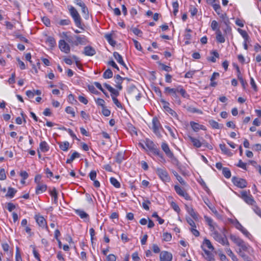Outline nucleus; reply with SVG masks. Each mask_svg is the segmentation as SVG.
<instances>
[{
    "instance_id": "obj_20",
    "label": "nucleus",
    "mask_w": 261,
    "mask_h": 261,
    "mask_svg": "<svg viewBox=\"0 0 261 261\" xmlns=\"http://www.w3.org/2000/svg\"><path fill=\"white\" fill-rule=\"evenodd\" d=\"M76 41L74 43L75 45L79 44L85 45L87 43V40L85 36H75Z\"/></svg>"
},
{
    "instance_id": "obj_7",
    "label": "nucleus",
    "mask_w": 261,
    "mask_h": 261,
    "mask_svg": "<svg viewBox=\"0 0 261 261\" xmlns=\"http://www.w3.org/2000/svg\"><path fill=\"white\" fill-rule=\"evenodd\" d=\"M156 173L163 181L169 182L170 181V177L165 169L157 168Z\"/></svg>"
},
{
    "instance_id": "obj_54",
    "label": "nucleus",
    "mask_w": 261,
    "mask_h": 261,
    "mask_svg": "<svg viewBox=\"0 0 261 261\" xmlns=\"http://www.w3.org/2000/svg\"><path fill=\"white\" fill-rule=\"evenodd\" d=\"M71 21L68 19H61L59 21V24L60 25H67L70 23Z\"/></svg>"
},
{
    "instance_id": "obj_23",
    "label": "nucleus",
    "mask_w": 261,
    "mask_h": 261,
    "mask_svg": "<svg viewBox=\"0 0 261 261\" xmlns=\"http://www.w3.org/2000/svg\"><path fill=\"white\" fill-rule=\"evenodd\" d=\"M216 40L218 42L220 43H223L225 42V38L224 36L222 35V33L220 30H217V32H216Z\"/></svg>"
},
{
    "instance_id": "obj_50",
    "label": "nucleus",
    "mask_w": 261,
    "mask_h": 261,
    "mask_svg": "<svg viewBox=\"0 0 261 261\" xmlns=\"http://www.w3.org/2000/svg\"><path fill=\"white\" fill-rule=\"evenodd\" d=\"M209 123L211 125V126L215 129H219L220 128L219 127V124L216 122V121L214 120H211L209 121Z\"/></svg>"
},
{
    "instance_id": "obj_11",
    "label": "nucleus",
    "mask_w": 261,
    "mask_h": 261,
    "mask_svg": "<svg viewBox=\"0 0 261 261\" xmlns=\"http://www.w3.org/2000/svg\"><path fill=\"white\" fill-rule=\"evenodd\" d=\"M152 129L154 133L158 137H161V135L159 131V128L161 126L160 121L156 117H153L152 120Z\"/></svg>"
},
{
    "instance_id": "obj_45",
    "label": "nucleus",
    "mask_w": 261,
    "mask_h": 261,
    "mask_svg": "<svg viewBox=\"0 0 261 261\" xmlns=\"http://www.w3.org/2000/svg\"><path fill=\"white\" fill-rule=\"evenodd\" d=\"M105 38L111 45L114 46L116 44V42L112 39L111 34L106 35Z\"/></svg>"
},
{
    "instance_id": "obj_41",
    "label": "nucleus",
    "mask_w": 261,
    "mask_h": 261,
    "mask_svg": "<svg viewBox=\"0 0 261 261\" xmlns=\"http://www.w3.org/2000/svg\"><path fill=\"white\" fill-rule=\"evenodd\" d=\"M222 173L225 177L229 178L231 177V172L229 168L224 167L222 169Z\"/></svg>"
},
{
    "instance_id": "obj_64",
    "label": "nucleus",
    "mask_w": 261,
    "mask_h": 261,
    "mask_svg": "<svg viewBox=\"0 0 261 261\" xmlns=\"http://www.w3.org/2000/svg\"><path fill=\"white\" fill-rule=\"evenodd\" d=\"M107 261H116V257L113 254L108 255L107 257Z\"/></svg>"
},
{
    "instance_id": "obj_34",
    "label": "nucleus",
    "mask_w": 261,
    "mask_h": 261,
    "mask_svg": "<svg viewBox=\"0 0 261 261\" xmlns=\"http://www.w3.org/2000/svg\"><path fill=\"white\" fill-rule=\"evenodd\" d=\"M220 16V17L222 19V22L224 23V24L225 25H228L230 24L229 18L227 17L226 13L224 14H221L220 15H219Z\"/></svg>"
},
{
    "instance_id": "obj_22",
    "label": "nucleus",
    "mask_w": 261,
    "mask_h": 261,
    "mask_svg": "<svg viewBox=\"0 0 261 261\" xmlns=\"http://www.w3.org/2000/svg\"><path fill=\"white\" fill-rule=\"evenodd\" d=\"M190 125L194 131L198 132L199 129L205 130V127L203 125H200L199 124L195 122L192 121L190 122Z\"/></svg>"
},
{
    "instance_id": "obj_6",
    "label": "nucleus",
    "mask_w": 261,
    "mask_h": 261,
    "mask_svg": "<svg viewBox=\"0 0 261 261\" xmlns=\"http://www.w3.org/2000/svg\"><path fill=\"white\" fill-rule=\"evenodd\" d=\"M165 91L172 95V99L176 104L178 105L181 104L180 98L177 94L178 92L177 87L176 88H171L167 87L165 88Z\"/></svg>"
},
{
    "instance_id": "obj_49",
    "label": "nucleus",
    "mask_w": 261,
    "mask_h": 261,
    "mask_svg": "<svg viewBox=\"0 0 261 261\" xmlns=\"http://www.w3.org/2000/svg\"><path fill=\"white\" fill-rule=\"evenodd\" d=\"M238 253L239 254V255L243 258L244 261H251L250 259V258L248 257V256L246 255L241 250H239V251L238 252Z\"/></svg>"
},
{
    "instance_id": "obj_1",
    "label": "nucleus",
    "mask_w": 261,
    "mask_h": 261,
    "mask_svg": "<svg viewBox=\"0 0 261 261\" xmlns=\"http://www.w3.org/2000/svg\"><path fill=\"white\" fill-rule=\"evenodd\" d=\"M144 143L148 150L153 152L155 155L159 156L161 159L165 160L163 157V155L160 152V150L157 148L156 145L154 144L153 141L149 139H146Z\"/></svg>"
},
{
    "instance_id": "obj_51",
    "label": "nucleus",
    "mask_w": 261,
    "mask_h": 261,
    "mask_svg": "<svg viewBox=\"0 0 261 261\" xmlns=\"http://www.w3.org/2000/svg\"><path fill=\"white\" fill-rule=\"evenodd\" d=\"M164 108L165 110L168 112L170 114H171L173 117H176L177 116L176 113L169 108L168 106H164Z\"/></svg>"
},
{
    "instance_id": "obj_25",
    "label": "nucleus",
    "mask_w": 261,
    "mask_h": 261,
    "mask_svg": "<svg viewBox=\"0 0 261 261\" xmlns=\"http://www.w3.org/2000/svg\"><path fill=\"white\" fill-rule=\"evenodd\" d=\"M188 138L193 143V145L194 147L196 148H200L202 146V143L198 139L192 137L190 136H188Z\"/></svg>"
},
{
    "instance_id": "obj_57",
    "label": "nucleus",
    "mask_w": 261,
    "mask_h": 261,
    "mask_svg": "<svg viewBox=\"0 0 261 261\" xmlns=\"http://www.w3.org/2000/svg\"><path fill=\"white\" fill-rule=\"evenodd\" d=\"M95 102L97 105L101 106L102 107V108L103 107H105V101L103 99H102L101 98H97L96 99H95Z\"/></svg>"
},
{
    "instance_id": "obj_33",
    "label": "nucleus",
    "mask_w": 261,
    "mask_h": 261,
    "mask_svg": "<svg viewBox=\"0 0 261 261\" xmlns=\"http://www.w3.org/2000/svg\"><path fill=\"white\" fill-rule=\"evenodd\" d=\"M220 16V17L222 19V22L224 23V24L225 25H228L230 24L229 18L227 17L226 13L224 14H221L220 15H219Z\"/></svg>"
},
{
    "instance_id": "obj_28",
    "label": "nucleus",
    "mask_w": 261,
    "mask_h": 261,
    "mask_svg": "<svg viewBox=\"0 0 261 261\" xmlns=\"http://www.w3.org/2000/svg\"><path fill=\"white\" fill-rule=\"evenodd\" d=\"M39 148L42 152H45L48 151L49 147L45 141H42L40 143Z\"/></svg>"
},
{
    "instance_id": "obj_52",
    "label": "nucleus",
    "mask_w": 261,
    "mask_h": 261,
    "mask_svg": "<svg viewBox=\"0 0 261 261\" xmlns=\"http://www.w3.org/2000/svg\"><path fill=\"white\" fill-rule=\"evenodd\" d=\"M187 110L190 112H191V113H198V114H202V112L201 110H199V109H197L196 108H194V107H189L187 108Z\"/></svg>"
},
{
    "instance_id": "obj_35",
    "label": "nucleus",
    "mask_w": 261,
    "mask_h": 261,
    "mask_svg": "<svg viewBox=\"0 0 261 261\" xmlns=\"http://www.w3.org/2000/svg\"><path fill=\"white\" fill-rule=\"evenodd\" d=\"M220 16V17L222 19V22L224 23V24L225 25H228L230 24L229 18L227 17L226 13L224 14H221L220 15H219Z\"/></svg>"
},
{
    "instance_id": "obj_29",
    "label": "nucleus",
    "mask_w": 261,
    "mask_h": 261,
    "mask_svg": "<svg viewBox=\"0 0 261 261\" xmlns=\"http://www.w3.org/2000/svg\"><path fill=\"white\" fill-rule=\"evenodd\" d=\"M80 157V154L76 151H74L70 158L67 160L66 163L70 164L75 159L79 158Z\"/></svg>"
},
{
    "instance_id": "obj_2",
    "label": "nucleus",
    "mask_w": 261,
    "mask_h": 261,
    "mask_svg": "<svg viewBox=\"0 0 261 261\" xmlns=\"http://www.w3.org/2000/svg\"><path fill=\"white\" fill-rule=\"evenodd\" d=\"M211 231L212 232V236L217 242L222 245L229 246V242L224 234H220L218 231L216 230V229Z\"/></svg>"
},
{
    "instance_id": "obj_26",
    "label": "nucleus",
    "mask_w": 261,
    "mask_h": 261,
    "mask_svg": "<svg viewBox=\"0 0 261 261\" xmlns=\"http://www.w3.org/2000/svg\"><path fill=\"white\" fill-rule=\"evenodd\" d=\"M186 209L188 213L191 215L192 217H193L194 219L197 218V214L195 212L193 207L191 206H188V205H185Z\"/></svg>"
},
{
    "instance_id": "obj_15",
    "label": "nucleus",
    "mask_w": 261,
    "mask_h": 261,
    "mask_svg": "<svg viewBox=\"0 0 261 261\" xmlns=\"http://www.w3.org/2000/svg\"><path fill=\"white\" fill-rule=\"evenodd\" d=\"M204 219L206 224L208 225L209 229H210L211 231H213L214 229H216V227L217 226V225L216 224V223L214 222L213 220L211 218L207 216H204Z\"/></svg>"
},
{
    "instance_id": "obj_18",
    "label": "nucleus",
    "mask_w": 261,
    "mask_h": 261,
    "mask_svg": "<svg viewBox=\"0 0 261 261\" xmlns=\"http://www.w3.org/2000/svg\"><path fill=\"white\" fill-rule=\"evenodd\" d=\"M236 227L238 230H240L248 238L250 239L252 237L251 234L247 231V230L244 228L239 222H237Z\"/></svg>"
},
{
    "instance_id": "obj_43",
    "label": "nucleus",
    "mask_w": 261,
    "mask_h": 261,
    "mask_svg": "<svg viewBox=\"0 0 261 261\" xmlns=\"http://www.w3.org/2000/svg\"><path fill=\"white\" fill-rule=\"evenodd\" d=\"M110 180L111 184L112 185H113L115 188H119L120 187V182L115 178L111 177Z\"/></svg>"
},
{
    "instance_id": "obj_53",
    "label": "nucleus",
    "mask_w": 261,
    "mask_h": 261,
    "mask_svg": "<svg viewBox=\"0 0 261 261\" xmlns=\"http://www.w3.org/2000/svg\"><path fill=\"white\" fill-rule=\"evenodd\" d=\"M218 255L219 256L220 259L221 261H228V259L226 257V255L224 254H223L222 252V251H218Z\"/></svg>"
},
{
    "instance_id": "obj_30",
    "label": "nucleus",
    "mask_w": 261,
    "mask_h": 261,
    "mask_svg": "<svg viewBox=\"0 0 261 261\" xmlns=\"http://www.w3.org/2000/svg\"><path fill=\"white\" fill-rule=\"evenodd\" d=\"M186 32L185 34V39L186 40L185 43L186 44H189L190 43V40L192 38V35L190 34V33L192 32L191 30L190 29H186Z\"/></svg>"
},
{
    "instance_id": "obj_44",
    "label": "nucleus",
    "mask_w": 261,
    "mask_h": 261,
    "mask_svg": "<svg viewBox=\"0 0 261 261\" xmlns=\"http://www.w3.org/2000/svg\"><path fill=\"white\" fill-rule=\"evenodd\" d=\"M124 160V154L122 152H119L117 153L116 161L117 163H121Z\"/></svg>"
},
{
    "instance_id": "obj_48",
    "label": "nucleus",
    "mask_w": 261,
    "mask_h": 261,
    "mask_svg": "<svg viewBox=\"0 0 261 261\" xmlns=\"http://www.w3.org/2000/svg\"><path fill=\"white\" fill-rule=\"evenodd\" d=\"M218 23L216 20H213L211 23V28L212 30L216 31L217 32V30H220L219 28L218 27Z\"/></svg>"
},
{
    "instance_id": "obj_38",
    "label": "nucleus",
    "mask_w": 261,
    "mask_h": 261,
    "mask_svg": "<svg viewBox=\"0 0 261 261\" xmlns=\"http://www.w3.org/2000/svg\"><path fill=\"white\" fill-rule=\"evenodd\" d=\"M46 42L47 43L49 46L51 47H54L56 44V42L54 37L49 36L47 38Z\"/></svg>"
},
{
    "instance_id": "obj_21",
    "label": "nucleus",
    "mask_w": 261,
    "mask_h": 261,
    "mask_svg": "<svg viewBox=\"0 0 261 261\" xmlns=\"http://www.w3.org/2000/svg\"><path fill=\"white\" fill-rule=\"evenodd\" d=\"M103 85L111 92V95L112 97V96L117 97L119 95V93L118 91L113 88L110 85L107 83H105Z\"/></svg>"
},
{
    "instance_id": "obj_46",
    "label": "nucleus",
    "mask_w": 261,
    "mask_h": 261,
    "mask_svg": "<svg viewBox=\"0 0 261 261\" xmlns=\"http://www.w3.org/2000/svg\"><path fill=\"white\" fill-rule=\"evenodd\" d=\"M203 244L205 245L209 249L213 250L214 248L212 245L210 241L207 239H205L203 241Z\"/></svg>"
},
{
    "instance_id": "obj_4",
    "label": "nucleus",
    "mask_w": 261,
    "mask_h": 261,
    "mask_svg": "<svg viewBox=\"0 0 261 261\" xmlns=\"http://www.w3.org/2000/svg\"><path fill=\"white\" fill-rule=\"evenodd\" d=\"M69 11L76 26L80 29H84L82 26L81 16L77 10L73 6H70Z\"/></svg>"
},
{
    "instance_id": "obj_37",
    "label": "nucleus",
    "mask_w": 261,
    "mask_h": 261,
    "mask_svg": "<svg viewBox=\"0 0 261 261\" xmlns=\"http://www.w3.org/2000/svg\"><path fill=\"white\" fill-rule=\"evenodd\" d=\"M75 213L79 215L81 218L84 219L89 217V215L85 212L81 210H76Z\"/></svg>"
},
{
    "instance_id": "obj_59",
    "label": "nucleus",
    "mask_w": 261,
    "mask_h": 261,
    "mask_svg": "<svg viewBox=\"0 0 261 261\" xmlns=\"http://www.w3.org/2000/svg\"><path fill=\"white\" fill-rule=\"evenodd\" d=\"M65 111L68 114H70L72 117L75 116V112L74 111L72 107H66V108L65 109Z\"/></svg>"
},
{
    "instance_id": "obj_9",
    "label": "nucleus",
    "mask_w": 261,
    "mask_h": 261,
    "mask_svg": "<svg viewBox=\"0 0 261 261\" xmlns=\"http://www.w3.org/2000/svg\"><path fill=\"white\" fill-rule=\"evenodd\" d=\"M240 197L248 204L253 206L254 204H256V202L253 199L252 196L250 194L248 195L247 192L246 191H244L241 192V195Z\"/></svg>"
},
{
    "instance_id": "obj_39",
    "label": "nucleus",
    "mask_w": 261,
    "mask_h": 261,
    "mask_svg": "<svg viewBox=\"0 0 261 261\" xmlns=\"http://www.w3.org/2000/svg\"><path fill=\"white\" fill-rule=\"evenodd\" d=\"M221 151L225 154L231 155V152L230 150L226 147L224 144H220L219 145Z\"/></svg>"
},
{
    "instance_id": "obj_12",
    "label": "nucleus",
    "mask_w": 261,
    "mask_h": 261,
    "mask_svg": "<svg viewBox=\"0 0 261 261\" xmlns=\"http://www.w3.org/2000/svg\"><path fill=\"white\" fill-rule=\"evenodd\" d=\"M59 47L61 51L66 54L69 53L70 51V47L69 45L64 40H60L59 42Z\"/></svg>"
},
{
    "instance_id": "obj_10",
    "label": "nucleus",
    "mask_w": 261,
    "mask_h": 261,
    "mask_svg": "<svg viewBox=\"0 0 261 261\" xmlns=\"http://www.w3.org/2000/svg\"><path fill=\"white\" fill-rule=\"evenodd\" d=\"M161 148L164 151L166 155L171 160L177 161L173 153L171 151L168 145L166 142H163L161 144Z\"/></svg>"
},
{
    "instance_id": "obj_17",
    "label": "nucleus",
    "mask_w": 261,
    "mask_h": 261,
    "mask_svg": "<svg viewBox=\"0 0 261 261\" xmlns=\"http://www.w3.org/2000/svg\"><path fill=\"white\" fill-rule=\"evenodd\" d=\"M114 82L116 83L115 87L118 89V90H121L122 89V86L121 84L123 81V77H122L119 74H117L115 75L114 77Z\"/></svg>"
},
{
    "instance_id": "obj_62",
    "label": "nucleus",
    "mask_w": 261,
    "mask_h": 261,
    "mask_svg": "<svg viewBox=\"0 0 261 261\" xmlns=\"http://www.w3.org/2000/svg\"><path fill=\"white\" fill-rule=\"evenodd\" d=\"M113 56L118 62H119L122 59V56L118 52H114Z\"/></svg>"
},
{
    "instance_id": "obj_13",
    "label": "nucleus",
    "mask_w": 261,
    "mask_h": 261,
    "mask_svg": "<svg viewBox=\"0 0 261 261\" xmlns=\"http://www.w3.org/2000/svg\"><path fill=\"white\" fill-rule=\"evenodd\" d=\"M174 190L179 196L184 197L185 199L187 200H191V197L189 195L179 186L175 185L174 186Z\"/></svg>"
},
{
    "instance_id": "obj_60",
    "label": "nucleus",
    "mask_w": 261,
    "mask_h": 261,
    "mask_svg": "<svg viewBox=\"0 0 261 261\" xmlns=\"http://www.w3.org/2000/svg\"><path fill=\"white\" fill-rule=\"evenodd\" d=\"M237 166L243 169H244V170H247V168H246V164L243 162L241 160H240L239 161V162L237 164Z\"/></svg>"
},
{
    "instance_id": "obj_27",
    "label": "nucleus",
    "mask_w": 261,
    "mask_h": 261,
    "mask_svg": "<svg viewBox=\"0 0 261 261\" xmlns=\"http://www.w3.org/2000/svg\"><path fill=\"white\" fill-rule=\"evenodd\" d=\"M58 144L59 145L60 148L64 151H67L69 147V143L68 141L60 142Z\"/></svg>"
},
{
    "instance_id": "obj_31",
    "label": "nucleus",
    "mask_w": 261,
    "mask_h": 261,
    "mask_svg": "<svg viewBox=\"0 0 261 261\" xmlns=\"http://www.w3.org/2000/svg\"><path fill=\"white\" fill-rule=\"evenodd\" d=\"M178 92L179 93L181 96L185 98L189 99L190 95L187 93L186 91L180 86L177 87Z\"/></svg>"
},
{
    "instance_id": "obj_55",
    "label": "nucleus",
    "mask_w": 261,
    "mask_h": 261,
    "mask_svg": "<svg viewBox=\"0 0 261 261\" xmlns=\"http://www.w3.org/2000/svg\"><path fill=\"white\" fill-rule=\"evenodd\" d=\"M112 100L115 105L119 108L122 109V106L120 102L119 101L116 97L112 96Z\"/></svg>"
},
{
    "instance_id": "obj_58",
    "label": "nucleus",
    "mask_w": 261,
    "mask_h": 261,
    "mask_svg": "<svg viewBox=\"0 0 261 261\" xmlns=\"http://www.w3.org/2000/svg\"><path fill=\"white\" fill-rule=\"evenodd\" d=\"M163 239L165 241H170L172 239V236L170 233L166 232L163 233Z\"/></svg>"
},
{
    "instance_id": "obj_19",
    "label": "nucleus",
    "mask_w": 261,
    "mask_h": 261,
    "mask_svg": "<svg viewBox=\"0 0 261 261\" xmlns=\"http://www.w3.org/2000/svg\"><path fill=\"white\" fill-rule=\"evenodd\" d=\"M84 54L87 56H92L96 54V51L92 46H87L84 47Z\"/></svg>"
},
{
    "instance_id": "obj_16",
    "label": "nucleus",
    "mask_w": 261,
    "mask_h": 261,
    "mask_svg": "<svg viewBox=\"0 0 261 261\" xmlns=\"http://www.w3.org/2000/svg\"><path fill=\"white\" fill-rule=\"evenodd\" d=\"M35 219L39 226L48 229L46 220L43 217L41 216H36Z\"/></svg>"
},
{
    "instance_id": "obj_61",
    "label": "nucleus",
    "mask_w": 261,
    "mask_h": 261,
    "mask_svg": "<svg viewBox=\"0 0 261 261\" xmlns=\"http://www.w3.org/2000/svg\"><path fill=\"white\" fill-rule=\"evenodd\" d=\"M189 11H190L192 16H194L197 14L198 10L196 8L191 6L190 8Z\"/></svg>"
},
{
    "instance_id": "obj_8",
    "label": "nucleus",
    "mask_w": 261,
    "mask_h": 261,
    "mask_svg": "<svg viewBox=\"0 0 261 261\" xmlns=\"http://www.w3.org/2000/svg\"><path fill=\"white\" fill-rule=\"evenodd\" d=\"M231 180L234 185L238 188L243 189L247 187V182L246 180L243 178L233 176Z\"/></svg>"
},
{
    "instance_id": "obj_5",
    "label": "nucleus",
    "mask_w": 261,
    "mask_h": 261,
    "mask_svg": "<svg viewBox=\"0 0 261 261\" xmlns=\"http://www.w3.org/2000/svg\"><path fill=\"white\" fill-rule=\"evenodd\" d=\"M127 93L132 99L139 101L141 98V93L139 90L134 85H131L127 88Z\"/></svg>"
},
{
    "instance_id": "obj_47",
    "label": "nucleus",
    "mask_w": 261,
    "mask_h": 261,
    "mask_svg": "<svg viewBox=\"0 0 261 261\" xmlns=\"http://www.w3.org/2000/svg\"><path fill=\"white\" fill-rule=\"evenodd\" d=\"M253 211L261 218V210L260 208L256 205V204H254L252 207Z\"/></svg>"
},
{
    "instance_id": "obj_32",
    "label": "nucleus",
    "mask_w": 261,
    "mask_h": 261,
    "mask_svg": "<svg viewBox=\"0 0 261 261\" xmlns=\"http://www.w3.org/2000/svg\"><path fill=\"white\" fill-rule=\"evenodd\" d=\"M17 190L16 189L13 188L9 187L8 188L7 193L6 194V197L12 198L14 196Z\"/></svg>"
},
{
    "instance_id": "obj_3",
    "label": "nucleus",
    "mask_w": 261,
    "mask_h": 261,
    "mask_svg": "<svg viewBox=\"0 0 261 261\" xmlns=\"http://www.w3.org/2000/svg\"><path fill=\"white\" fill-rule=\"evenodd\" d=\"M230 239L239 247H240L239 250H241L242 251H248L250 246L241 239L240 238L234 236H230Z\"/></svg>"
},
{
    "instance_id": "obj_24",
    "label": "nucleus",
    "mask_w": 261,
    "mask_h": 261,
    "mask_svg": "<svg viewBox=\"0 0 261 261\" xmlns=\"http://www.w3.org/2000/svg\"><path fill=\"white\" fill-rule=\"evenodd\" d=\"M47 189V186L44 184H41L38 183L36 188V194H39L45 192Z\"/></svg>"
},
{
    "instance_id": "obj_63",
    "label": "nucleus",
    "mask_w": 261,
    "mask_h": 261,
    "mask_svg": "<svg viewBox=\"0 0 261 261\" xmlns=\"http://www.w3.org/2000/svg\"><path fill=\"white\" fill-rule=\"evenodd\" d=\"M15 259L16 261H22L21 255L19 251V248L18 247L16 248Z\"/></svg>"
},
{
    "instance_id": "obj_42",
    "label": "nucleus",
    "mask_w": 261,
    "mask_h": 261,
    "mask_svg": "<svg viewBox=\"0 0 261 261\" xmlns=\"http://www.w3.org/2000/svg\"><path fill=\"white\" fill-rule=\"evenodd\" d=\"M50 195L54 198L55 203L58 202V193L55 188H54L50 192Z\"/></svg>"
},
{
    "instance_id": "obj_56",
    "label": "nucleus",
    "mask_w": 261,
    "mask_h": 261,
    "mask_svg": "<svg viewBox=\"0 0 261 261\" xmlns=\"http://www.w3.org/2000/svg\"><path fill=\"white\" fill-rule=\"evenodd\" d=\"M213 7L218 15H220L221 13V7L219 4H213Z\"/></svg>"
},
{
    "instance_id": "obj_36",
    "label": "nucleus",
    "mask_w": 261,
    "mask_h": 261,
    "mask_svg": "<svg viewBox=\"0 0 261 261\" xmlns=\"http://www.w3.org/2000/svg\"><path fill=\"white\" fill-rule=\"evenodd\" d=\"M225 251L227 253L228 255L231 257L233 261H239L237 257L234 255V254L232 252L229 248H226L225 249Z\"/></svg>"
},
{
    "instance_id": "obj_14",
    "label": "nucleus",
    "mask_w": 261,
    "mask_h": 261,
    "mask_svg": "<svg viewBox=\"0 0 261 261\" xmlns=\"http://www.w3.org/2000/svg\"><path fill=\"white\" fill-rule=\"evenodd\" d=\"M160 261H171L172 259V255L171 253L164 251L161 252Z\"/></svg>"
},
{
    "instance_id": "obj_40",
    "label": "nucleus",
    "mask_w": 261,
    "mask_h": 261,
    "mask_svg": "<svg viewBox=\"0 0 261 261\" xmlns=\"http://www.w3.org/2000/svg\"><path fill=\"white\" fill-rule=\"evenodd\" d=\"M113 72L110 69H107L103 73V77L105 79H110L113 77Z\"/></svg>"
}]
</instances>
